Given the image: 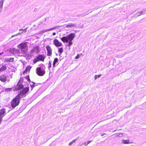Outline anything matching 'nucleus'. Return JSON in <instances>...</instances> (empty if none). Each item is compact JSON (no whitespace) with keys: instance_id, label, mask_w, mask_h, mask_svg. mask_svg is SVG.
<instances>
[{"instance_id":"1","label":"nucleus","mask_w":146,"mask_h":146,"mask_svg":"<svg viewBox=\"0 0 146 146\" xmlns=\"http://www.w3.org/2000/svg\"><path fill=\"white\" fill-rule=\"evenodd\" d=\"M29 90V87L24 88L15 97L11 102V107L14 109L16 107L18 106L20 102V100L24 96L25 97V95L27 93Z\"/></svg>"},{"instance_id":"2","label":"nucleus","mask_w":146,"mask_h":146,"mask_svg":"<svg viewBox=\"0 0 146 146\" xmlns=\"http://www.w3.org/2000/svg\"><path fill=\"white\" fill-rule=\"evenodd\" d=\"M75 34L73 33H71L66 36H64L61 38L62 41L65 43H68V46L70 47L72 44V42L74 37Z\"/></svg>"},{"instance_id":"3","label":"nucleus","mask_w":146,"mask_h":146,"mask_svg":"<svg viewBox=\"0 0 146 146\" xmlns=\"http://www.w3.org/2000/svg\"><path fill=\"white\" fill-rule=\"evenodd\" d=\"M45 67L44 65L42 64L41 67L37 68L36 69V73L39 76H43L45 73Z\"/></svg>"},{"instance_id":"4","label":"nucleus","mask_w":146,"mask_h":146,"mask_svg":"<svg viewBox=\"0 0 146 146\" xmlns=\"http://www.w3.org/2000/svg\"><path fill=\"white\" fill-rule=\"evenodd\" d=\"M19 49L21 52L23 54H25L27 50V44L26 42H24L19 44L18 45Z\"/></svg>"},{"instance_id":"5","label":"nucleus","mask_w":146,"mask_h":146,"mask_svg":"<svg viewBox=\"0 0 146 146\" xmlns=\"http://www.w3.org/2000/svg\"><path fill=\"white\" fill-rule=\"evenodd\" d=\"M45 57L44 54H38L34 58L33 62L34 64H35L39 61H43L45 59Z\"/></svg>"},{"instance_id":"6","label":"nucleus","mask_w":146,"mask_h":146,"mask_svg":"<svg viewBox=\"0 0 146 146\" xmlns=\"http://www.w3.org/2000/svg\"><path fill=\"white\" fill-rule=\"evenodd\" d=\"M39 52V47L38 46H36L34 47L33 49L31 51V55L32 56L33 53L35 52L37 53Z\"/></svg>"},{"instance_id":"7","label":"nucleus","mask_w":146,"mask_h":146,"mask_svg":"<svg viewBox=\"0 0 146 146\" xmlns=\"http://www.w3.org/2000/svg\"><path fill=\"white\" fill-rule=\"evenodd\" d=\"M10 51L12 53L14 54L15 55L17 54L18 55V56H20V52L19 50L14 48L10 49Z\"/></svg>"},{"instance_id":"8","label":"nucleus","mask_w":146,"mask_h":146,"mask_svg":"<svg viewBox=\"0 0 146 146\" xmlns=\"http://www.w3.org/2000/svg\"><path fill=\"white\" fill-rule=\"evenodd\" d=\"M23 88V86L19 82L17 84L16 86L14 88L15 91H18Z\"/></svg>"},{"instance_id":"9","label":"nucleus","mask_w":146,"mask_h":146,"mask_svg":"<svg viewBox=\"0 0 146 146\" xmlns=\"http://www.w3.org/2000/svg\"><path fill=\"white\" fill-rule=\"evenodd\" d=\"M53 43L56 47L61 46L62 45V43L59 42L57 39H55L54 40Z\"/></svg>"},{"instance_id":"10","label":"nucleus","mask_w":146,"mask_h":146,"mask_svg":"<svg viewBox=\"0 0 146 146\" xmlns=\"http://www.w3.org/2000/svg\"><path fill=\"white\" fill-rule=\"evenodd\" d=\"M6 114V110L3 108L0 110V119L2 118V117L4 116Z\"/></svg>"},{"instance_id":"11","label":"nucleus","mask_w":146,"mask_h":146,"mask_svg":"<svg viewBox=\"0 0 146 146\" xmlns=\"http://www.w3.org/2000/svg\"><path fill=\"white\" fill-rule=\"evenodd\" d=\"M7 80V77L5 74H2L0 76V80L3 82H5Z\"/></svg>"},{"instance_id":"12","label":"nucleus","mask_w":146,"mask_h":146,"mask_svg":"<svg viewBox=\"0 0 146 146\" xmlns=\"http://www.w3.org/2000/svg\"><path fill=\"white\" fill-rule=\"evenodd\" d=\"M47 51V55L48 56H50L52 54V50L50 47L49 45H47L46 47Z\"/></svg>"},{"instance_id":"13","label":"nucleus","mask_w":146,"mask_h":146,"mask_svg":"<svg viewBox=\"0 0 146 146\" xmlns=\"http://www.w3.org/2000/svg\"><path fill=\"white\" fill-rule=\"evenodd\" d=\"M145 9H143L141 11H139L136 14L137 16H139L142 15H143L145 13Z\"/></svg>"},{"instance_id":"14","label":"nucleus","mask_w":146,"mask_h":146,"mask_svg":"<svg viewBox=\"0 0 146 146\" xmlns=\"http://www.w3.org/2000/svg\"><path fill=\"white\" fill-rule=\"evenodd\" d=\"M76 24H72V23H69L66 26V27L67 28L74 27H76Z\"/></svg>"},{"instance_id":"15","label":"nucleus","mask_w":146,"mask_h":146,"mask_svg":"<svg viewBox=\"0 0 146 146\" xmlns=\"http://www.w3.org/2000/svg\"><path fill=\"white\" fill-rule=\"evenodd\" d=\"M7 69V66L6 65H3L0 68V72H3L6 70Z\"/></svg>"},{"instance_id":"16","label":"nucleus","mask_w":146,"mask_h":146,"mask_svg":"<svg viewBox=\"0 0 146 146\" xmlns=\"http://www.w3.org/2000/svg\"><path fill=\"white\" fill-rule=\"evenodd\" d=\"M6 61L7 62H13L14 60L13 58H6L5 59Z\"/></svg>"},{"instance_id":"17","label":"nucleus","mask_w":146,"mask_h":146,"mask_svg":"<svg viewBox=\"0 0 146 146\" xmlns=\"http://www.w3.org/2000/svg\"><path fill=\"white\" fill-rule=\"evenodd\" d=\"M31 83L32 84L30 83V86L31 88V90H32L35 86H37L38 84L36 83L33 82H32Z\"/></svg>"},{"instance_id":"18","label":"nucleus","mask_w":146,"mask_h":146,"mask_svg":"<svg viewBox=\"0 0 146 146\" xmlns=\"http://www.w3.org/2000/svg\"><path fill=\"white\" fill-rule=\"evenodd\" d=\"M4 2V0H1L0 1V12H1L2 11V9L3 7V5Z\"/></svg>"},{"instance_id":"19","label":"nucleus","mask_w":146,"mask_h":146,"mask_svg":"<svg viewBox=\"0 0 146 146\" xmlns=\"http://www.w3.org/2000/svg\"><path fill=\"white\" fill-rule=\"evenodd\" d=\"M56 28L55 27H53L49 29H44L42 31V32L43 33H45L48 31H50L52 30L55 29Z\"/></svg>"},{"instance_id":"20","label":"nucleus","mask_w":146,"mask_h":146,"mask_svg":"<svg viewBox=\"0 0 146 146\" xmlns=\"http://www.w3.org/2000/svg\"><path fill=\"white\" fill-rule=\"evenodd\" d=\"M58 58H54L53 64V67H55L56 66V64L58 62Z\"/></svg>"},{"instance_id":"21","label":"nucleus","mask_w":146,"mask_h":146,"mask_svg":"<svg viewBox=\"0 0 146 146\" xmlns=\"http://www.w3.org/2000/svg\"><path fill=\"white\" fill-rule=\"evenodd\" d=\"M31 68V66H29L26 68L25 70L24 71V73H26L27 71H29Z\"/></svg>"},{"instance_id":"22","label":"nucleus","mask_w":146,"mask_h":146,"mask_svg":"<svg viewBox=\"0 0 146 146\" xmlns=\"http://www.w3.org/2000/svg\"><path fill=\"white\" fill-rule=\"evenodd\" d=\"M12 90V89L11 88H4L3 89V92H9L11 91Z\"/></svg>"},{"instance_id":"23","label":"nucleus","mask_w":146,"mask_h":146,"mask_svg":"<svg viewBox=\"0 0 146 146\" xmlns=\"http://www.w3.org/2000/svg\"><path fill=\"white\" fill-rule=\"evenodd\" d=\"M123 143L124 144H128L129 143V141L128 140H123L122 141Z\"/></svg>"},{"instance_id":"24","label":"nucleus","mask_w":146,"mask_h":146,"mask_svg":"<svg viewBox=\"0 0 146 146\" xmlns=\"http://www.w3.org/2000/svg\"><path fill=\"white\" fill-rule=\"evenodd\" d=\"M59 52L60 53V54L63 52V49L62 48H58V50Z\"/></svg>"},{"instance_id":"25","label":"nucleus","mask_w":146,"mask_h":146,"mask_svg":"<svg viewBox=\"0 0 146 146\" xmlns=\"http://www.w3.org/2000/svg\"><path fill=\"white\" fill-rule=\"evenodd\" d=\"M101 74H99L98 75H95L94 76V78H95V80H96L97 78H100V77H101Z\"/></svg>"},{"instance_id":"26","label":"nucleus","mask_w":146,"mask_h":146,"mask_svg":"<svg viewBox=\"0 0 146 146\" xmlns=\"http://www.w3.org/2000/svg\"><path fill=\"white\" fill-rule=\"evenodd\" d=\"M51 67V62L49 61L48 65V68L49 69Z\"/></svg>"},{"instance_id":"27","label":"nucleus","mask_w":146,"mask_h":146,"mask_svg":"<svg viewBox=\"0 0 146 146\" xmlns=\"http://www.w3.org/2000/svg\"><path fill=\"white\" fill-rule=\"evenodd\" d=\"M80 57V55L79 54H78L76 56L75 59H78Z\"/></svg>"},{"instance_id":"28","label":"nucleus","mask_w":146,"mask_h":146,"mask_svg":"<svg viewBox=\"0 0 146 146\" xmlns=\"http://www.w3.org/2000/svg\"><path fill=\"white\" fill-rule=\"evenodd\" d=\"M26 78L27 79V80H28V81H29H29L31 82L30 80V78H29V76L28 77L27 76L26 77Z\"/></svg>"},{"instance_id":"29","label":"nucleus","mask_w":146,"mask_h":146,"mask_svg":"<svg viewBox=\"0 0 146 146\" xmlns=\"http://www.w3.org/2000/svg\"><path fill=\"white\" fill-rule=\"evenodd\" d=\"M76 140H77V139H75L73 140L72 142L73 143L75 142L76 141Z\"/></svg>"},{"instance_id":"30","label":"nucleus","mask_w":146,"mask_h":146,"mask_svg":"<svg viewBox=\"0 0 146 146\" xmlns=\"http://www.w3.org/2000/svg\"><path fill=\"white\" fill-rule=\"evenodd\" d=\"M73 143H72V142H71L69 143V145H71Z\"/></svg>"},{"instance_id":"31","label":"nucleus","mask_w":146,"mask_h":146,"mask_svg":"<svg viewBox=\"0 0 146 146\" xmlns=\"http://www.w3.org/2000/svg\"><path fill=\"white\" fill-rule=\"evenodd\" d=\"M27 29V28H26V29H24V30H23L22 29H20L19 30L20 31H21V30H23L24 31H26V30Z\"/></svg>"},{"instance_id":"32","label":"nucleus","mask_w":146,"mask_h":146,"mask_svg":"<svg viewBox=\"0 0 146 146\" xmlns=\"http://www.w3.org/2000/svg\"><path fill=\"white\" fill-rule=\"evenodd\" d=\"M91 141H88L87 142V144H89V143H90L91 142Z\"/></svg>"},{"instance_id":"33","label":"nucleus","mask_w":146,"mask_h":146,"mask_svg":"<svg viewBox=\"0 0 146 146\" xmlns=\"http://www.w3.org/2000/svg\"><path fill=\"white\" fill-rule=\"evenodd\" d=\"M56 34V33H53L52 34V35L53 36L55 35Z\"/></svg>"},{"instance_id":"34","label":"nucleus","mask_w":146,"mask_h":146,"mask_svg":"<svg viewBox=\"0 0 146 146\" xmlns=\"http://www.w3.org/2000/svg\"><path fill=\"white\" fill-rule=\"evenodd\" d=\"M122 134L120 133V134H119V136H120V137H121V136H122Z\"/></svg>"},{"instance_id":"35","label":"nucleus","mask_w":146,"mask_h":146,"mask_svg":"<svg viewBox=\"0 0 146 146\" xmlns=\"http://www.w3.org/2000/svg\"><path fill=\"white\" fill-rule=\"evenodd\" d=\"M84 144L86 146H87L88 145V144L87 143V144L86 143H84Z\"/></svg>"},{"instance_id":"36","label":"nucleus","mask_w":146,"mask_h":146,"mask_svg":"<svg viewBox=\"0 0 146 146\" xmlns=\"http://www.w3.org/2000/svg\"><path fill=\"white\" fill-rule=\"evenodd\" d=\"M84 144H82L80 145V146H83Z\"/></svg>"},{"instance_id":"37","label":"nucleus","mask_w":146,"mask_h":146,"mask_svg":"<svg viewBox=\"0 0 146 146\" xmlns=\"http://www.w3.org/2000/svg\"><path fill=\"white\" fill-rule=\"evenodd\" d=\"M15 35H13L11 37H14V36H15Z\"/></svg>"},{"instance_id":"38","label":"nucleus","mask_w":146,"mask_h":146,"mask_svg":"<svg viewBox=\"0 0 146 146\" xmlns=\"http://www.w3.org/2000/svg\"><path fill=\"white\" fill-rule=\"evenodd\" d=\"M104 134H102V135H102V136H103Z\"/></svg>"},{"instance_id":"39","label":"nucleus","mask_w":146,"mask_h":146,"mask_svg":"<svg viewBox=\"0 0 146 146\" xmlns=\"http://www.w3.org/2000/svg\"><path fill=\"white\" fill-rule=\"evenodd\" d=\"M2 54V53H1V54H0V55H1Z\"/></svg>"},{"instance_id":"40","label":"nucleus","mask_w":146,"mask_h":146,"mask_svg":"<svg viewBox=\"0 0 146 146\" xmlns=\"http://www.w3.org/2000/svg\"><path fill=\"white\" fill-rule=\"evenodd\" d=\"M81 55H82V54H80Z\"/></svg>"}]
</instances>
